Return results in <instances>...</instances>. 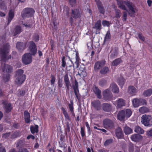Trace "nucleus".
Segmentation results:
<instances>
[{
	"label": "nucleus",
	"instance_id": "nucleus-46",
	"mask_svg": "<svg viewBox=\"0 0 152 152\" xmlns=\"http://www.w3.org/2000/svg\"><path fill=\"white\" fill-rule=\"evenodd\" d=\"M111 38V35L109 30L107 31L104 39V41H108Z\"/></svg>",
	"mask_w": 152,
	"mask_h": 152
},
{
	"label": "nucleus",
	"instance_id": "nucleus-5",
	"mask_svg": "<svg viewBox=\"0 0 152 152\" xmlns=\"http://www.w3.org/2000/svg\"><path fill=\"white\" fill-rule=\"evenodd\" d=\"M35 12L34 10L32 8H25L21 12V15L23 19L26 18L31 17L34 15Z\"/></svg>",
	"mask_w": 152,
	"mask_h": 152
},
{
	"label": "nucleus",
	"instance_id": "nucleus-37",
	"mask_svg": "<svg viewBox=\"0 0 152 152\" xmlns=\"http://www.w3.org/2000/svg\"><path fill=\"white\" fill-rule=\"evenodd\" d=\"M139 111L140 113L142 114H144L145 113L149 112L150 110L147 107L143 106L140 107L139 109Z\"/></svg>",
	"mask_w": 152,
	"mask_h": 152
},
{
	"label": "nucleus",
	"instance_id": "nucleus-38",
	"mask_svg": "<svg viewBox=\"0 0 152 152\" xmlns=\"http://www.w3.org/2000/svg\"><path fill=\"white\" fill-rule=\"evenodd\" d=\"M134 131L135 132L141 134H143L144 132L143 129L139 126L135 127Z\"/></svg>",
	"mask_w": 152,
	"mask_h": 152
},
{
	"label": "nucleus",
	"instance_id": "nucleus-28",
	"mask_svg": "<svg viewBox=\"0 0 152 152\" xmlns=\"http://www.w3.org/2000/svg\"><path fill=\"white\" fill-rule=\"evenodd\" d=\"M110 88L114 93H118L119 91L118 87L116 84L114 83H112L110 86Z\"/></svg>",
	"mask_w": 152,
	"mask_h": 152
},
{
	"label": "nucleus",
	"instance_id": "nucleus-43",
	"mask_svg": "<svg viewBox=\"0 0 152 152\" xmlns=\"http://www.w3.org/2000/svg\"><path fill=\"white\" fill-rule=\"evenodd\" d=\"M118 49L117 48H115V50L110 54V56L111 58H113L117 56L118 54Z\"/></svg>",
	"mask_w": 152,
	"mask_h": 152
},
{
	"label": "nucleus",
	"instance_id": "nucleus-23",
	"mask_svg": "<svg viewBox=\"0 0 152 152\" xmlns=\"http://www.w3.org/2000/svg\"><path fill=\"white\" fill-rule=\"evenodd\" d=\"M115 135L117 138L118 139L123 138L124 135L123 131L121 128L119 127L116 129Z\"/></svg>",
	"mask_w": 152,
	"mask_h": 152
},
{
	"label": "nucleus",
	"instance_id": "nucleus-57",
	"mask_svg": "<svg viewBox=\"0 0 152 152\" xmlns=\"http://www.w3.org/2000/svg\"><path fill=\"white\" fill-rule=\"evenodd\" d=\"M80 134L82 137L85 136V129L83 127L80 128Z\"/></svg>",
	"mask_w": 152,
	"mask_h": 152
},
{
	"label": "nucleus",
	"instance_id": "nucleus-62",
	"mask_svg": "<svg viewBox=\"0 0 152 152\" xmlns=\"http://www.w3.org/2000/svg\"><path fill=\"white\" fill-rule=\"evenodd\" d=\"M138 36L139 38L142 41H144L145 40V38L144 36L142 35L141 33H139L138 34Z\"/></svg>",
	"mask_w": 152,
	"mask_h": 152
},
{
	"label": "nucleus",
	"instance_id": "nucleus-13",
	"mask_svg": "<svg viewBox=\"0 0 152 152\" xmlns=\"http://www.w3.org/2000/svg\"><path fill=\"white\" fill-rule=\"evenodd\" d=\"M103 95L104 99L106 101H110L112 99L113 95L108 89H106L103 91Z\"/></svg>",
	"mask_w": 152,
	"mask_h": 152
},
{
	"label": "nucleus",
	"instance_id": "nucleus-25",
	"mask_svg": "<svg viewBox=\"0 0 152 152\" xmlns=\"http://www.w3.org/2000/svg\"><path fill=\"white\" fill-rule=\"evenodd\" d=\"M15 15L14 12L12 10H10L8 13V16L7 18V25H8L13 19Z\"/></svg>",
	"mask_w": 152,
	"mask_h": 152
},
{
	"label": "nucleus",
	"instance_id": "nucleus-20",
	"mask_svg": "<svg viewBox=\"0 0 152 152\" xmlns=\"http://www.w3.org/2000/svg\"><path fill=\"white\" fill-rule=\"evenodd\" d=\"M64 80L66 90L68 91L70 90V87L71 86V85L68 75L67 74H66L64 75Z\"/></svg>",
	"mask_w": 152,
	"mask_h": 152
},
{
	"label": "nucleus",
	"instance_id": "nucleus-15",
	"mask_svg": "<svg viewBox=\"0 0 152 152\" xmlns=\"http://www.w3.org/2000/svg\"><path fill=\"white\" fill-rule=\"evenodd\" d=\"M94 1L99 12L102 14H104L105 12V10L103 6L102 2L100 0H94Z\"/></svg>",
	"mask_w": 152,
	"mask_h": 152
},
{
	"label": "nucleus",
	"instance_id": "nucleus-39",
	"mask_svg": "<svg viewBox=\"0 0 152 152\" xmlns=\"http://www.w3.org/2000/svg\"><path fill=\"white\" fill-rule=\"evenodd\" d=\"M122 62L121 58H117L114 60L112 63V65L114 66H116Z\"/></svg>",
	"mask_w": 152,
	"mask_h": 152
},
{
	"label": "nucleus",
	"instance_id": "nucleus-50",
	"mask_svg": "<svg viewBox=\"0 0 152 152\" xmlns=\"http://www.w3.org/2000/svg\"><path fill=\"white\" fill-rule=\"evenodd\" d=\"M113 142V140L112 139H110L107 140L104 143V145L105 146H107L112 143Z\"/></svg>",
	"mask_w": 152,
	"mask_h": 152
},
{
	"label": "nucleus",
	"instance_id": "nucleus-21",
	"mask_svg": "<svg viewBox=\"0 0 152 152\" xmlns=\"http://www.w3.org/2000/svg\"><path fill=\"white\" fill-rule=\"evenodd\" d=\"M142 136L138 134H133L131 137V139L132 140L135 142H139L142 140Z\"/></svg>",
	"mask_w": 152,
	"mask_h": 152
},
{
	"label": "nucleus",
	"instance_id": "nucleus-54",
	"mask_svg": "<svg viewBox=\"0 0 152 152\" xmlns=\"http://www.w3.org/2000/svg\"><path fill=\"white\" fill-rule=\"evenodd\" d=\"M69 3L71 6L73 7L76 4V0H68Z\"/></svg>",
	"mask_w": 152,
	"mask_h": 152
},
{
	"label": "nucleus",
	"instance_id": "nucleus-3",
	"mask_svg": "<svg viewBox=\"0 0 152 152\" xmlns=\"http://www.w3.org/2000/svg\"><path fill=\"white\" fill-rule=\"evenodd\" d=\"M132 113V112L130 109H124L119 112L117 115V118L120 121H124L125 118H129Z\"/></svg>",
	"mask_w": 152,
	"mask_h": 152
},
{
	"label": "nucleus",
	"instance_id": "nucleus-4",
	"mask_svg": "<svg viewBox=\"0 0 152 152\" xmlns=\"http://www.w3.org/2000/svg\"><path fill=\"white\" fill-rule=\"evenodd\" d=\"M16 75L18 76L15 80V82L18 84L21 85L23 83L26 79V76L23 74V71L22 69H18L16 72Z\"/></svg>",
	"mask_w": 152,
	"mask_h": 152
},
{
	"label": "nucleus",
	"instance_id": "nucleus-60",
	"mask_svg": "<svg viewBox=\"0 0 152 152\" xmlns=\"http://www.w3.org/2000/svg\"><path fill=\"white\" fill-rule=\"evenodd\" d=\"M62 66L63 67H65L66 65V63L65 60V57L63 56L62 58Z\"/></svg>",
	"mask_w": 152,
	"mask_h": 152
},
{
	"label": "nucleus",
	"instance_id": "nucleus-52",
	"mask_svg": "<svg viewBox=\"0 0 152 152\" xmlns=\"http://www.w3.org/2000/svg\"><path fill=\"white\" fill-rule=\"evenodd\" d=\"M140 105H146L147 103L146 100L144 99L140 98Z\"/></svg>",
	"mask_w": 152,
	"mask_h": 152
},
{
	"label": "nucleus",
	"instance_id": "nucleus-59",
	"mask_svg": "<svg viewBox=\"0 0 152 152\" xmlns=\"http://www.w3.org/2000/svg\"><path fill=\"white\" fill-rule=\"evenodd\" d=\"M10 75L9 74H7L4 77V80L5 82L8 81L10 79Z\"/></svg>",
	"mask_w": 152,
	"mask_h": 152
},
{
	"label": "nucleus",
	"instance_id": "nucleus-49",
	"mask_svg": "<svg viewBox=\"0 0 152 152\" xmlns=\"http://www.w3.org/2000/svg\"><path fill=\"white\" fill-rule=\"evenodd\" d=\"M115 16L117 18H119L121 17V11L117 9H115Z\"/></svg>",
	"mask_w": 152,
	"mask_h": 152
},
{
	"label": "nucleus",
	"instance_id": "nucleus-8",
	"mask_svg": "<svg viewBox=\"0 0 152 152\" xmlns=\"http://www.w3.org/2000/svg\"><path fill=\"white\" fill-rule=\"evenodd\" d=\"M103 124L104 127L106 129H111L114 126L113 121L108 118L104 119L103 121Z\"/></svg>",
	"mask_w": 152,
	"mask_h": 152
},
{
	"label": "nucleus",
	"instance_id": "nucleus-29",
	"mask_svg": "<svg viewBox=\"0 0 152 152\" xmlns=\"http://www.w3.org/2000/svg\"><path fill=\"white\" fill-rule=\"evenodd\" d=\"M70 103H69L68 104V107L72 116L73 117H75V115L74 110V108L73 107V100H71L70 101Z\"/></svg>",
	"mask_w": 152,
	"mask_h": 152
},
{
	"label": "nucleus",
	"instance_id": "nucleus-7",
	"mask_svg": "<svg viewBox=\"0 0 152 152\" xmlns=\"http://www.w3.org/2000/svg\"><path fill=\"white\" fill-rule=\"evenodd\" d=\"M2 104L5 113H10L13 109L12 104L10 103H8L6 100L2 101Z\"/></svg>",
	"mask_w": 152,
	"mask_h": 152
},
{
	"label": "nucleus",
	"instance_id": "nucleus-40",
	"mask_svg": "<svg viewBox=\"0 0 152 152\" xmlns=\"http://www.w3.org/2000/svg\"><path fill=\"white\" fill-rule=\"evenodd\" d=\"M117 82L119 86L122 88L125 83V80L123 77H120L118 78Z\"/></svg>",
	"mask_w": 152,
	"mask_h": 152
},
{
	"label": "nucleus",
	"instance_id": "nucleus-19",
	"mask_svg": "<svg viewBox=\"0 0 152 152\" xmlns=\"http://www.w3.org/2000/svg\"><path fill=\"white\" fill-rule=\"evenodd\" d=\"M91 104L92 106L96 110H101V104L99 100H95L91 102Z\"/></svg>",
	"mask_w": 152,
	"mask_h": 152
},
{
	"label": "nucleus",
	"instance_id": "nucleus-2",
	"mask_svg": "<svg viewBox=\"0 0 152 152\" xmlns=\"http://www.w3.org/2000/svg\"><path fill=\"white\" fill-rule=\"evenodd\" d=\"M10 48V45L6 44L4 45L3 46L0 48V55L1 60L3 62H6L9 59L11 58V56L10 55L7 56Z\"/></svg>",
	"mask_w": 152,
	"mask_h": 152
},
{
	"label": "nucleus",
	"instance_id": "nucleus-1",
	"mask_svg": "<svg viewBox=\"0 0 152 152\" xmlns=\"http://www.w3.org/2000/svg\"><path fill=\"white\" fill-rule=\"evenodd\" d=\"M117 4L118 7L121 9L124 10H126L127 9L125 5V4L129 9L130 12H128L129 15L132 17L134 16L136 11L134 7H135L134 5L133 4L132 2L128 0L122 1H117Z\"/></svg>",
	"mask_w": 152,
	"mask_h": 152
},
{
	"label": "nucleus",
	"instance_id": "nucleus-16",
	"mask_svg": "<svg viewBox=\"0 0 152 152\" xmlns=\"http://www.w3.org/2000/svg\"><path fill=\"white\" fill-rule=\"evenodd\" d=\"M103 111L107 112H110L112 110V105L107 103H103L102 105Z\"/></svg>",
	"mask_w": 152,
	"mask_h": 152
},
{
	"label": "nucleus",
	"instance_id": "nucleus-56",
	"mask_svg": "<svg viewBox=\"0 0 152 152\" xmlns=\"http://www.w3.org/2000/svg\"><path fill=\"white\" fill-rule=\"evenodd\" d=\"M102 24L104 26H107L108 27H109L110 26L109 22L106 20H103L102 22Z\"/></svg>",
	"mask_w": 152,
	"mask_h": 152
},
{
	"label": "nucleus",
	"instance_id": "nucleus-42",
	"mask_svg": "<svg viewBox=\"0 0 152 152\" xmlns=\"http://www.w3.org/2000/svg\"><path fill=\"white\" fill-rule=\"evenodd\" d=\"M109 71V68L107 66H105L101 70L100 73L102 75H104L107 73Z\"/></svg>",
	"mask_w": 152,
	"mask_h": 152
},
{
	"label": "nucleus",
	"instance_id": "nucleus-53",
	"mask_svg": "<svg viewBox=\"0 0 152 152\" xmlns=\"http://www.w3.org/2000/svg\"><path fill=\"white\" fill-rule=\"evenodd\" d=\"M64 11V12H65L66 15L68 16L69 13V8L67 6H65Z\"/></svg>",
	"mask_w": 152,
	"mask_h": 152
},
{
	"label": "nucleus",
	"instance_id": "nucleus-63",
	"mask_svg": "<svg viewBox=\"0 0 152 152\" xmlns=\"http://www.w3.org/2000/svg\"><path fill=\"white\" fill-rule=\"evenodd\" d=\"M0 152H6L4 147L3 146L2 144L0 143Z\"/></svg>",
	"mask_w": 152,
	"mask_h": 152
},
{
	"label": "nucleus",
	"instance_id": "nucleus-26",
	"mask_svg": "<svg viewBox=\"0 0 152 152\" xmlns=\"http://www.w3.org/2000/svg\"><path fill=\"white\" fill-rule=\"evenodd\" d=\"M25 122L26 123H29L30 122V114L27 110H25L23 113Z\"/></svg>",
	"mask_w": 152,
	"mask_h": 152
},
{
	"label": "nucleus",
	"instance_id": "nucleus-9",
	"mask_svg": "<svg viewBox=\"0 0 152 152\" xmlns=\"http://www.w3.org/2000/svg\"><path fill=\"white\" fill-rule=\"evenodd\" d=\"M28 50L30 54L33 56H35L37 53V46L33 41H30L29 42Z\"/></svg>",
	"mask_w": 152,
	"mask_h": 152
},
{
	"label": "nucleus",
	"instance_id": "nucleus-24",
	"mask_svg": "<svg viewBox=\"0 0 152 152\" xmlns=\"http://www.w3.org/2000/svg\"><path fill=\"white\" fill-rule=\"evenodd\" d=\"M12 67L9 65L4 64V66L2 68L3 72L7 73H10L12 71Z\"/></svg>",
	"mask_w": 152,
	"mask_h": 152
},
{
	"label": "nucleus",
	"instance_id": "nucleus-33",
	"mask_svg": "<svg viewBox=\"0 0 152 152\" xmlns=\"http://www.w3.org/2000/svg\"><path fill=\"white\" fill-rule=\"evenodd\" d=\"M124 133L126 135L132 133V130L129 126H126L124 129Z\"/></svg>",
	"mask_w": 152,
	"mask_h": 152
},
{
	"label": "nucleus",
	"instance_id": "nucleus-30",
	"mask_svg": "<svg viewBox=\"0 0 152 152\" xmlns=\"http://www.w3.org/2000/svg\"><path fill=\"white\" fill-rule=\"evenodd\" d=\"M142 94L145 97L150 96L152 94V89L149 88L145 90L143 92Z\"/></svg>",
	"mask_w": 152,
	"mask_h": 152
},
{
	"label": "nucleus",
	"instance_id": "nucleus-22",
	"mask_svg": "<svg viewBox=\"0 0 152 152\" xmlns=\"http://www.w3.org/2000/svg\"><path fill=\"white\" fill-rule=\"evenodd\" d=\"M22 31L23 30L21 26L18 25L16 26L13 31V36H15L20 34Z\"/></svg>",
	"mask_w": 152,
	"mask_h": 152
},
{
	"label": "nucleus",
	"instance_id": "nucleus-14",
	"mask_svg": "<svg viewBox=\"0 0 152 152\" xmlns=\"http://www.w3.org/2000/svg\"><path fill=\"white\" fill-rule=\"evenodd\" d=\"M105 64L104 60L97 61L95 63L94 65V70L95 72H97L102 67L104 66Z\"/></svg>",
	"mask_w": 152,
	"mask_h": 152
},
{
	"label": "nucleus",
	"instance_id": "nucleus-32",
	"mask_svg": "<svg viewBox=\"0 0 152 152\" xmlns=\"http://www.w3.org/2000/svg\"><path fill=\"white\" fill-rule=\"evenodd\" d=\"M101 20H99L95 23L94 26L93 27V28L96 29V30H100L101 28Z\"/></svg>",
	"mask_w": 152,
	"mask_h": 152
},
{
	"label": "nucleus",
	"instance_id": "nucleus-55",
	"mask_svg": "<svg viewBox=\"0 0 152 152\" xmlns=\"http://www.w3.org/2000/svg\"><path fill=\"white\" fill-rule=\"evenodd\" d=\"M123 15L122 17V20L123 21H126L127 19V15L126 12H123Z\"/></svg>",
	"mask_w": 152,
	"mask_h": 152
},
{
	"label": "nucleus",
	"instance_id": "nucleus-18",
	"mask_svg": "<svg viewBox=\"0 0 152 152\" xmlns=\"http://www.w3.org/2000/svg\"><path fill=\"white\" fill-rule=\"evenodd\" d=\"M92 91L98 99H100L102 98L101 91L95 85H93L92 88Z\"/></svg>",
	"mask_w": 152,
	"mask_h": 152
},
{
	"label": "nucleus",
	"instance_id": "nucleus-10",
	"mask_svg": "<svg viewBox=\"0 0 152 152\" xmlns=\"http://www.w3.org/2000/svg\"><path fill=\"white\" fill-rule=\"evenodd\" d=\"M30 53L25 54L22 57V61L25 64H28L32 61V56Z\"/></svg>",
	"mask_w": 152,
	"mask_h": 152
},
{
	"label": "nucleus",
	"instance_id": "nucleus-44",
	"mask_svg": "<svg viewBox=\"0 0 152 152\" xmlns=\"http://www.w3.org/2000/svg\"><path fill=\"white\" fill-rule=\"evenodd\" d=\"M107 80L104 79L103 78L100 80L99 82V84L101 87H103L107 84Z\"/></svg>",
	"mask_w": 152,
	"mask_h": 152
},
{
	"label": "nucleus",
	"instance_id": "nucleus-34",
	"mask_svg": "<svg viewBox=\"0 0 152 152\" xmlns=\"http://www.w3.org/2000/svg\"><path fill=\"white\" fill-rule=\"evenodd\" d=\"M38 126L37 125H35L34 126H30V130L31 133L32 134L37 133L38 132Z\"/></svg>",
	"mask_w": 152,
	"mask_h": 152
},
{
	"label": "nucleus",
	"instance_id": "nucleus-51",
	"mask_svg": "<svg viewBox=\"0 0 152 152\" xmlns=\"http://www.w3.org/2000/svg\"><path fill=\"white\" fill-rule=\"evenodd\" d=\"M134 150V144L132 143H130L129 146V152H133Z\"/></svg>",
	"mask_w": 152,
	"mask_h": 152
},
{
	"label": "nucleus",
	"instance_id": "nucleus-6",
	"mask_svg": "<svg viewBox=\"0 0 152 152\" xmlns=\"http://www.w3.org/2000/svg\"><path fill=\"white\" fill-rule=\"evenodd\" d=\"M142 124L145 126H151L152 125V117L150 115H143L141 117Z\"/></svg>",
	"mask_w": 152,
	"mask_h": 152
},
{
	"label": "nucleus",
	"instance_id": "nucleus-45",
	"mask_svg": "<svg viewBox=\"0 0 152 152\" xmlns=\"http://www.w3.org/2000/svg\"><path fill=\"white\" fill-rule=\"evenodd\" d=\"M25 144V141L23 140H20L18 141L16 144V147L23 146Z\"/></svg>",
	"mask_w": 152,
	"mask_h": 152
},
{
	"label": "nucleus",
	"instance_id": "nucleus-11",
	"mask_svg": "<svg viewBox=\"0 0 152 152\" xmlns=\"http://www.w3.org/2000/svg\"><path fill=\"white\" fill-rule=\"evenodd\" d=\"M81 14L82 12L79 9L76 8L72 10L70 14L74 19L76 20L81 18Z\"/></svg>",
	"mask_w": 152,
	"mask_h": 152
},
{
	"label": "nucleus",
	"instance_id": "nucleus-48",
	"mask_svg": "<svg viewBox=\"0 0 152 152\" xmlns=\"http://www.w3.org/2000/svg\"><path fill=\"white\" fill-rule=\"evenodd\" d=\"M32 39L35 42H38L39 39V35L37 34H34L32 36Z\"/></svg>",
	"mask_w": 152,
	"mask_h": 152
},
{
	"label": "nucleus",
	"instance_id": "nucleus-12",
	"mask_svg": "<svg viewBox=\"0 0 152 152\" xmlns=\"http://www.w3.org/2000/svg\"><path fill=\"white\" fill-rule=\"evenodd\" d=\"M73 87L76 98L78 100H80V95L79 92L78 82L76 79L75 80L74 85H73Z\"/></svg>",
	"mask_w": 152,
	"mask_h": 152
},
{
	"label": "nucleus",
	"instance_id": "nucleus-35",
	"mask_svg": "<svg viewBox=\"0 0 152 152\" xmlns=\"http://www.w3.org/2000/svg\"><path fill=\"white\" fill-rule=\"evenodd\" d=\"M125 101L122 99H119L117 101V106L119 108H121L125 105Z\"/></svg>",
	"mask_w": 152,
	"mask_h": 152
},
{
	"label": "nucleus",
	"instance_id": "nucleus-58",
	"mask_svg": "<svg viewBox=\"0 0 152 152\" xmlns=\"http://www.w3.org/2000/svg\"><path fill=\"white\" fill-rule=\"evenodd\" d=\"M18 136V133L17 132H15L11 135V139H14L17 138Z\"/></svg>",
	"mask_w": 152,
	"mask_h": 152
},
{
	"label": "nucleus",
	"instance_id": "nucleus-64",
	"mask_svg": "<svg viewBox=\"0 0 152 152\" xmlns=\"http://www.w3.org/2000/svg\"><path fill=\"white\" fill-rule=\"evenodd\" d=\"M146 135L148 137L152 136V128L149 131L147 132Z\"/></svg>",
	"mask_w": 152,
	"mask_h": 152
},
{
	"label": "nucleus",
	"instance_id": "nucleus-47",
	"mask_svg": "<svg viewBox=\"0 0 152 152\" xmlns=\"http://www.w3.org/2000/svg\"><path fill=\"white\" fill-rule=\"evenodd\" d=\"M75 63L76 65V67L77 68L78 67L79 63L80 61V58L79 56V54L78 53H76L75 54Z\"/></svg>",
	"mask_w": 152,
	"mask_h": 152
},
{
	"label": "nucleus",
	"instance_id": "nucleus-27",
	"mask_svg": "<svg viewBox=\"0 0 152 152\" xmlns=\"http://www.w3.org/2000/svg\"><path fill=\"white\" fill-rule=\"evenodd\" d=\"M128 92L132 96L135 95L136 94V89L134 86H130L128 88Z\"/></svg>",
	"mask_w": 152,
	"mask_h": 152
},
{
	"label": "nucleus",
	"instance_id": "nucleus-36",
	"mask_svg": "<svg viewBox=\"0 0 152 152\" xmlns=\"http://www.w3.org/2000/svg\"><path fill=\"white\" fill-rule=\"evenodd\" d=\"M61 111H62L63 115L64 116L65 118L69 121H70V119L69 117V116L67 113V112L65 110L64 108L62 107H61Z\"/></svg>",
	"mask_w": 152,
	"mask_h": 152
},
{
	"label": "nucleus",
	"instance_id": "nucleus-31",
	"mask_svg": "<svg viewBox=\"0 0 152 152\" xmlns=\"http://www.w3.org/2000/svg\"><path fill=\"white\" fill-rule=\"evenodd\" d=\"M140 98H134L132 99V101L134 107H137L140 105Z\"/></svg>",
	"mask_w": 152,
	"mask_h": 152
},
{
	"label": "nucleus",
	"instance_id": "nucleus-17",
	"mask_svg": "<svg viewBox=\"0 0 152 152\" xmlns=\"http://www.w3.org/2000/svg\"><path fill=\"white\" fill-rule=\"evenodd\" d=\"M27 43L20 42H17L16 45V48L20 52L24 50L26 48Z\"/></svg>",
	"mask_w": 152,
	"mask_h": 152
},
{
	"label": "nucleus",
	"instance_id": "nucleus-41",
	"mask_svg": "<svg viewBox=\"0 0 152 152\" xmlns=\"http://www.w3.org/2000/svg\"><path fill=\"white\" fill-rule=\"evenodd\" d=\"M7 8L5 1L3 0H0V9L4 10Z\"/></svg>",
	"mask_w": 152,
	"mask_h": 152
},
{
	"label": "nucleus",
	"instance_id": "nucleus-61",
	"mask_svg": "<svg viewBox=\"0 0 152 152\" xmlns=\"http://www.w3.org/2000/svg\"><path fill=\"white\" fill-rule=\"evenodd\" d=\"M18 152H29V151L26 148L21 147Z\"/></svg>",
	"mask_w": 152,
	"mask_h": 152
}]
</instances>
